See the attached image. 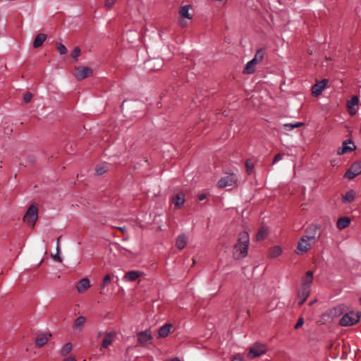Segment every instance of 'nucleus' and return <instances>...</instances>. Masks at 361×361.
<instances>
[{
    "mask_svg": "<svg viewBox=\"0 0 361 361\" xmlns=\"http://www.w3.org/2000/svg\"><path fill=\"white\" fill-rule=\"evenodd\" d=\"M250 243L249 234L247 231H242L238 234V242L234 245L233 257L235 259H240L245 257Z\"/></svg>",
    "mask_w": 361,
    "mask_h": 361,
    "instance_id": "f257e3e1",
    "label": "nucleus"
},
{
    "mask_svg": "<svg viewBox=\"0 0 361 361\" xmlns=\"http://www.w3.org/2000/svg\"><path fill=\"white\" fill-rule=\"evenodd\" d=\"M38 204L37 203L32 204L23 216V221L33 228L38 220Z\"/></svg>",
    "mask_w": 361,
    "mask_h": 361,
    "instance_id": "f03ea898",
    "label": "nucleus"
},
{
    "mask_svg": "<svg viewBox=\"0 0 361 361\" xmlns=\"http://www.w3.org/2000/svg\"><path fill=\"white\" fill-rule=\"evenodd\" d=\"M265 54V49H259L256 54L255 57L247 63L245 65L243 73L244 74H252L255 71V66L259 63V62L262 61V60L264 58Z\"/></svg>",
    "mask_w": 361,
    "mask_h": 361,
    "instance_id": "7ed1b4c3",
    "label": "nucleus"
},
{
    "mask_svg": "<svg viewBox=\"0 0 361 361\" xmlns=\"http://www.w3.org/2000/svg\"><path fill=\"white\" fill-rule=\"evenodd\" d=\"M361 318V312L355 313L350 311L344 314L339 321V324L342 326H353L357 324Z\"/></svg>",
    "mask_w": 361,
    "mask_h": 361,
    "instance_id": "20e7f679",
    "label": "nucleus"
},
{
    "mask_svg": "<svg viewBox=\"0 0 361 361\" xmlns=\"http://www.w3.org/2000/svg\"><path fill=\"white\" fill-rule=\"evenodd\" d=\"M267 351V348L266 345L259 342H256L250 348L247 356L250 359H254L257 357H259L263 354H265Z\"/></svg>",
    "mask_w": 361,
    "mask_h": 361,
    "instance_id": "39448f33",
    "label": "nucleus"
},
{
    "mask_svg": "<svg viewBox=\"0 0 361 361\" xmlns=\"http://www.w3.org/2000/svg\"><path fill=\"white\" fill-rule=\"evenodd\" d=\"M361 173V161L354 162L346 171L345 177L351 180Z\"/></svg>",
    "mask_w": 361,
    "mask_h": 361,
    "instance_id": "423d86ee",
    "label": "nucleus"
},
{
    "mask_svg": "<svg viewBox=\"0 0 361 361\" xmlns=\"http://www.w3.org/2000/svg\"><path fill=\"white\" fill-rule=\"evenodd\" d=\"M237 178L233 173L222 177L218 182L217 186L219 188H224L227 186H232L236 183Z\"/></svg>",
    "mask_w": 361,
    "mask_h": 361,
    "instance_id": "0eeeda50",
    "label": "nucleus"
},
{
    "mask_svg": "<svg viewBox=\"0 0 361 361\" xmlns=\"http://www.w3.org/2000/svg\"><path fill=\"white\" fill-rule=\"evenodd\" d=\"M137 338L139 344L142 346H144L153 338L150 329L138 332L137 334Z\"/></svg>",
    "mask_w": 361,
    "mask_h": 361,
    "instance_id": "6e6552de",
    "label": "nucleus"
},
{
    "mask_svg": "<svg viewBox=\"0 0 361 361\" xmlns=\"http://www.w3.org/2000/svg\"><path fill=\"white\" fill-rule=\"evenodd\" d=\"M51 338V334L49 332H40L37 334L35 339V345L41 348L44 346Z\"/></svg>",
    "mask_w": 361,
    "mask_h": 361,
    "instance_id": "1a4fd4ad",
    "label": "nucleus"
},
{
    "mask_svg": "<svg viewBox=\"0 0 361 361\" xmlns=\"http://www.w3.org/2000/svg\"><path fill=\"white\" fill-rule=\"evenodd\" d=\"M355 149L356 146L353 142L350 140H347L343 142V146L338 149L337 153L339 155H342L348 152H353Z\"/></svg>",
    "mask_w": 361,
    "mask_h": 361,
    "instance_id": "9d476101",
    "label": "nucleus"
},
{
    "mask_svg": "<svg viewBox=\"0 0 361 361\" xmlns=\"http://www.w3.org/2000/svg\"><path fill=\"white\" fill-rule=\"evenodd\" d=\"M77 74L75 75L78 80H83L92 75V68L86 66H80L76 68Z\"/></svg>",
    "mask_w": 361,
    "mask_h": 361,
    "instance_id": "9b49d317",
    "label": "nucleus"
},
{
    "mask_svg": "<svg viewBox=\"0 0 361 361\" xmlns=\"http://www.w3.org/2000/svg\"><path fill=\"white\" fill-rule=\"evenodd\" d=\"M329 83L328 79H322L321 81L317 82L312 87V93L314 96H319L322 94V91L327 86Z\"/></svg>",
    "mask_w": 361,
    "mask_h": 361,
    "instance_id": "f8f14e48",
    "label": "nucleus"
},
{
    "mask_svg": "<svg viewBox=\"0 0 361 361\" xmlns=\"http://www.w3.org/2000/svg\"><path fill=\"white\" fill-rule=\"evenodd\" d=\"M310 248V243H309V240L302 236L298 242L295 252L298 255H302L306 253Z\"/></svg>",
    "mask_w": 361,
    "mask_h": 361,
    "instance_id": "ddd939ff",
    "label": "nucleus"
},
{
    "mask_svg": "<svg viewBox=\"0 0 361 361\" xmlns=\"http://www.w3.org/2000/svg\"><path fill=\"white\" fill-rule=\"evenodd\" d=\"M313 271L311 270L307 271L305 274L302 277V288L310 290L311 285L313 281Z\"/></svg>",
    "mask_w": 361,
    "mask_h": 361,
    "instance_id": "4468645a",
    "label": "nucleus"
},
{
    "mask_svg": "<svg viewBox=\"0 0 361 361\" xmlns=\"http://www.w3.org/2000/svg\"><path fill=\"white\" fill-rule=\"evenodd\" d=\"M359 99L358 97L355 95L351 97L350 99H349L347 102L346 106L348 109V112L351 116H353L356 114L357 109L355 108V106L358 104Z\"/></svg>",
    "mask_w": 361,
    "mask_h": 361,
    "instance_id": "2eb2a0df",
    "label": "nucleus"
},
{
    "mask_svg": "<svg viewBox=\"0 0 361 361\" xmlns=\"http://www.w3.org/2000/svg\"><path fill=\"white\" fill-rule=\"evenodd\" d=\"M163 64V60L159 58L150 59L147 62V66L152 71H156L161 69Z\"/></svg>",
    "mask_w": 361,
    "mask_h": 361,
    "instance_id": "dca6fc26",
    "label": "nucleus"
},
{
    "mask_svg": "<svg viewBox=\"0 0 361 361\" xmlns=\"http://www.w3.org/2000/svg\"><path fill=\"white\" fill-rule=\"evenodd\" d=\"M319 228V227L317 224H311L307 228L305 231L307 235H303V237H305L308 240L314 239Z\"/></svg>",
    "mask_w": 361,
    "mask_h": 361,
    "instance_id": "f3484780",
    "label": "nucleus"
},
{
    "mask_svg": "<svg viewBox=\"0 0 361 361\" xmlns=\"http://www.w3.org/2000/svg\"><path fill=\"white\" fill-rule=\"evenodd\" d=\"M116 334L114 331L106 333L102 343V348H107L113 342Z\"/></svg>",
    "mask_w": 361,
    "mask_h": 361,
    "instance_id": "a211bd4d",
    "label": "nucleus"
},
{
    "mask_svg": "<svg viewBox=\"0 0 361 361\" xmlns=\"http://www.w3.org/2000/svg\"><path fill=\"white\" fill-rule=\"evenodd\" d=\"M90 287V282L87 278L81 279L77 286V290L79 293H85Z\"/></svg>",
    "mask_w": 361,
    "mask_h": 361,
    "instance_id": "6ab92c4d",
    "label": "nucleus"
},
{
    "mask_svg": "<svg viewBox=\"0 0 361 361\" xmlns=\"http://www.w3.org/2000/svg\"><path fill=\"white\" fill-rule=\"evenodd\" d=\"M176 209H180L185 203V195L183 192L176 194L173 198Z\"/></svg>",
    "mask_w": 361,
    "mask_h": 361,
    "instance_id": "aec40b11",
    "label": "nucleus"
},
{
    "mask_svg": "<svg viewBox=\"0 0 361 361\" xmlns=\"http://www.w3.org/2000/svg\"><path fill=\"white\" fill-rule=\"evenodd\" d=\"M311 290H308L306 288H302L298 293V298L300 299L298 302V305L302 306L304 302L306 301L307 298L310 295Z\"/></svg>",
    "mask_w": 361,
    "mask_h": 361,
    "instance_id": "412c9836",
    "label": "nucleus"
},
{
    "mask_svg": "<svg viewBox=\"0 0 361 361\" xmlns=\"http://www.w3.org/2000/svg\"><path fill=\"white\" fill-rule=\"evenodd\" d=\"M172 324H166L158 330V338H166L170 333Z\"/></svg>",
    "mask_w": 361,
    "mask_h": 361,
    "instance_id": "4be33fe9",
    "label": "nucleus"
},
{
    "mask_svg": "<svg viewBox=\"0 0 361 361\" xmlns=\"http://www.w3.org/2000/svg\"><path fill=\"white\" fill-rule=\"evenodd\" d=\"M47 37V36L46 34H44V33L38 34L35 37V39H34V42L32 44L33 47L35 49L40 47L43 44V43L45 42Z\"/></svg>",
    "mask_w": 361,
    "mask_h": 361,
    "instance_id": "5701e85b",
    "label": "nucleus"
},
{
    "mask_svg": "<svg viewBox=\"0 0 361 361\" xmlns=\"http://www.w3.org/2000/svg\"><path fill=\"white\" fill-rule=\"evenodd\" d=\"M350 219L347 216H342L339 218L336 223L337 228L340 230L347 228L350 225Z\"/></svg>",
    "mask_w": 361,
    "mask_h": 361,
    "instance_id": "b1692460",
    "label": "nucleus"
},
{
    "mask_svg": "<svg viewBox=\"0 0 361 361\" xmlns=\"http://www.w3.org/2000/svg\"><path fill=\"white\" fill-rule=\"evenodd\" d=\"M142 274L139 271H130L126 273L124 279L129 281H134Z\"/></svg>",
    "mask_w": 361,
    "mask_h": 361,
    "instance_id": "393cba45",
    "label": "nucleus"
},
{
    "mask_svg": "<svg viewBox=\"0 0 361 361\" xmlns=\"http://www.w3.org/2000/svg\"><path fill=\"white\" fill-rule=\"evenodd\" d=\"M355 198V192L353 190H348L342 197V202H352Z\"/></svg>",
    "mask_w": 361,
    "mask_h": 361,
    "instance_id": "a878e982",
    "label": "nucleus"
},
{
    "mask_svg": "<svg viewBox=\"0 0 361 361\" xmlns=\"http://www.w3.org/2000/svg\"><path fill=\"white\" fill-rule=\"evenodd\" d=\"M186 235L185 234H181L178 236L176 242V245L178 249L183 250L186 245Z\"/></svg>",
    "mask_w": 361,
    "mask_h": 361,
    "instance_id": "bb28decb",
    "label": "nucleus"
},
{
    "mask_svg": "<svg viewBox=\"0 0 361 361\" xmlns=\"http://www.w3.org/2000/svg\"><path fill=\"white\" fill-rule=\"evenodd\" d=\"M268 233L269 231L267 228L264 227H261L256 234V240L257 241L263 240L268 235Z\"/></svg>",
    "mask_w": 361,
    "mask_h": 361,
    "instance_id": "cd10ccee",
    "label": "nucleus"
},
{
    "mask_svg": "<svg viewBox=\"0 0 361 361\" xmlns=\"http://www.w3.org/2000/svg\"><path fill=\"white\" fill-rule=\"evenodd\" d=\"M190 8V5H185L183 6L180 7V11H179V13H180V16L183 18H186L188 19H191L192 16L190 14H189V13H188Z\"/></svg>",
    "mask_w": 361,
    "mask_h": 361,
    "instance_id": "c85d7f7f",
    "label": "nucleus"
},
{
    "mask_svg": "<svg viewBox=\"0 0 361 361\" xmlns=\"http://www.w3.org/2000/svg\"><path fill=\"white\" fill-rule=\"evenodd\" d=\"M282 253V249L280 246H274L269 250V257L271 258H275L281 255Z\"/></svg>",
    "mask_w": 361,
    "mask_h": 361,
    "instance_id": "c756f323",
    "label": "nucleus"
},
{
    "mask_svg": "<svg viewBox=\"0 0 361 361\" xmlns=\"http://www.w3.org/2000/svg\"><path fill=\"white\" fill-rule=\"evenodd\" d=\"M85 321H86V319L85 317L83 316H80L78 317L75 320V322H74V324H73V329H81L82 327L83 326L84 324L85 323Z\"/></svg>",
    "mask_w": 361,
    "mask_h": 361,
    "instance_id": "7c9ffc66",
    "label": "nucleus"
},
{
    "mask_svg": "<svg viewBox=\"0 0 361 361\" xmlns=\"http://www.w3.org/2000/svg\"><path fill=\"white\" fill-rule=\"evenodd\" d=\"M72 348H73V345H72V343H66L63 347L60 350V353H61V356H66L67 355L68 353H71V351L72 350Z\"/></svg>",
    "mask_w": 361,
    "mask_h": 361,
    "instance_id": "2f4dec72",
    "label": "nucleus"
},
{
    "mask_svg": "<svg viewBox=\"0 0 361 361\" xmlns=\"http://www.w3.org/2000/svg\"><path fill=\"white\" fill-rule=\"evenodd\" d=\"M81 54V50L78 47L74 48L71 54V56L73 59L74 61H77L78 57Z\"/></svg>",
    "mask_w": 361,
    "mask_h": 361,
    "instance_id": "473e14b6",
    "label": "nucleus"
},
{
    "mask_svg": "<svg viewBox=\"0 0 361 361\" xmlns=\"http://www.w3.org/2000/svg\"><path fill=\"white\" fill-rule=\"evenodd\" d=\"M304 125H305V123L302 122H298L295 124L286 123L283 125V127L286 130H290L294 128H299V127L303 126Z\"/></svg>",
    "mask_w": 361,
    "mask_h": 361,
    "instance_id": "72a5a7b5",
    "label": "nucleus"
},
{
    "mask_svg": "<svg viewBox=\"0 0 361 361\" xmlns=\"http://www.w3.org/2000/svg\"><path fill=\"white\" fill-rule=\"evenodd\" d=\"M56 46L60 54L63 55L67 53L68 50L62 43L58 42L56 43Z\"/></svg>",
    "mask_w": 361,
    "mask_h": 361,
    "instance_id": "f704fd0d",
    "label": "nucleus"
},
{
    "mask_svg": "<svg viewBox=\"0 0 361 361\" xmlns=\"http://www.w3.org/2000/svg\"><path fill=\"white\" fill-rule=\"evenodd\" d=\"M107 166L103 165L97 166L95 168L96 173L99 176L104 174L107 171Z\"/></svg>",
    "mask_w": 361,
    "mask_h": 361,
    "instance_id": "c9c22d12",
    "label": "nucleus"
},
{
    "mask_svg": "<svg viewBox=\"0 0 361 361\" xmlns=\"http://www.w3.org/2000/svg\"><path fill=\"white\" fill-rule=\"evenodd\" d=\"M245 167H246L247 173L249 175L251 174L254 169V164L250 161V159H247L245 161Z\"/></svg>",
    "mask_w": 361,
    "mask_h": 361,
    "instance_id": "e433bc0d",
    "label": "nucleus"
},
{
    "mask_svg": "<svg viewBox=\"0 0 361 361\" xmlns=\"http://www.w3.org/2000/svg\"><path fill=\"white\" fill-rule=\"evenodd\" d=\"M110 281H111V276H110V274H108L104 277L102 283H101V287L102 288H104L110 283Z\"/></svg>",
    "mask_w": 361,
    "mask_h": 361,
    "instance_id": "4c0bfd02",
    "label": "nucleus"
},
{
    "mask_svg": "<svg viewBox=\"0 0 361 361\" xmlns=\"http://www.w3.org/2000/svg\"><path fill=\"white\" fill-rule=\"evenodd\" d=\"M32 98V94L30 92H27L24 95L23 101L25 103L27 104L31 101Z\"/></svg>",
    "mask_w": 361,
    "mask_h": 361,
    "instance_id": "58836bf2",
    "label": "nucleus"
},
{
    "mask_svg": "<svg viewBox=\"0 0 361 361\" xmlns=\"http://www.w3.org/2000/svg\"><path fill=\"white\" fill-rule=\"evenodd\" d=\"M116 0H105V6L111 8L115 4Z\"/></svg>",
    "mask_w": 361,
    "mask_h": 361,
    "instance_id": "ea45409f",
    "label": "nucleus"
},
{
    "mask_svg": "<svg viewBox=\"0 0 361 361\" xmlns=\"http://www.w3.org/2000/svg\"><path fill=\"white\" fill-rule=\"evenodd\" d=\"M304 324V320H303V318L302 317H300L297 322V323L295 324V326H294V329H299L300 327H301Z\"/></svg>",
    "mask_w": 361,
    "mask_h": 361,
    "instance_id": "a19ab883",
    "label": "nucleus"
},
{
    "mask_svg": "<svg viewBox=\"0 0 361 361\" xmlns=\"http://www.w3.org/2000/svg\"><path fill=\"white\" fill-rule=\"evenodd\" d=\"M283 157V154H281V153H279V154H276L274 157V160H273V162L272 164H275L276 162L279 161V160H281Z\"/></svg>",
    "mask_w": 361,
    "mask_h": 361,
    "instance_id": "79ce46f5",
    "label": "nucleus"
},
{
    "mask_svg": "<svg viewBox=\"0 0 361 361\" xmlns=\"http://www.w3.org/2000/svg\"><path fill=\"white\" fill-rule=\"evenodd\" d=\"M51 257L55 261L58 262H62V258L60 257L59 253H58L57 252L56 255H52Z\"/></svg>",
    "mask_w": 361,
    "mask_h": 361,
    "instance_id": "37998d69",
    "label": "nucleus"
},
{
    "mask_svg": "<svg viewBox=\"0 0 361 361\" xmlns=\"http://www.w3.org/2000/svg\"><path fill=\"white\" fill-rule=\"evenodd\" d=\"M232 361H243V357L240 355L238 354L233 357Z\"/></svg>",
    "mask_w": 361,
    "mask_h": 361,
    "instance_id": "c03bdc74",
    "label": "nucleus"
},
{
    "mask_svg": "<svg viewBox=\"0 0 361 361\" xmlns=\"http://www.w3.org/2000/svg\"><path fill=\"white\" fill-rule=\"evenodd\" d=\"M61 238V236H59L57 238V241H56V251L58 253H59L60 252V245H59V243H60V239Z\"/></svg>",
    "mask_w": 361,
    "mask_h": 361,
    "instance_id": "a18cd8bd",
    "label": "nucleus"
},
{
    "mask_svg": "<svg viewBox=\"0 0 361 361\" xmlns=\"http://www.w3.org/2000/svg\"><path fill=\"white\" fill-rule=\"evenodd\" d=\"M63 361H75V358L73 355H70L68 357L65 358Z\"/></svg>",
    "mask_w": 361,
    "mask_h": 361,
    "instance_id": "49530a36",
    "label": "nucleus"
},
{
    "mask_svg": "<svg viewBox=\"0 0 361 361\" xmlns=\"http://www.w3.org/2000/svg\"><path fill=\"white\" fill-rule=\"evenodd\" d=\"M206 198V195L202 193V194H200L199 196H198V200L200 201H202L204 200V199Z\"/></svg>",
    "mask_w": 361,
    "mask_h": 361,
    "instance_id": "de8ad7c7",
    "label": "nucleus"
},
{
    "mask_svg": "<svg viewBox=\"0 0 361 361\" xmlns=\"http://www.w3.org/2000/svg\"><path fill=\"white\" fill-rule=\"evenodd\" d=\"M118 230L121 231V232L124 233L126 231V228L124 227H116Z\"/></svg>",
    "mask_w": 361,
    "mask_h": 361,
    "instance_id": "09e8293b",
    "label": "nucleus"
},
{
    "mask_svg": "<svg viewBox=\"0 0 361 361\" xmlns=\"http://www.w3.org/2000/svg\"><path fill=\"white\" fill-rule=\"evenodd\" d=\"M316 302V300L310 302V305H312Z\"/></svg>",
    "mask_w": 361,
    "mask_h": 361,
    "instance_id": "8fccbe9b",
    "label": "nucleus"
},
{
    "mask_svg": "<svg viewBox=\"0 0 361 361\" xmlns=\"http://www.w3.org/2000/svg\"><path fill=\"white\" fill-rule=\"evenodd\" d=\"M102 334V332H99V336H100Z\"/></svg>",
    "mask_w": 361,
    "mask_h": 361,
    "instance_id": "3c124183",
    "label": "nucleus"
},
{
    "mask_svg": "<svg viewBox=\"0 0 361 361\" xmlns=\"http://www.w3.org/2000/svg\"><path fill=\"white\" fill-rule=\"evenodd\" d=\"M360 305H361V298H360Z\"/></svg>",
    "mask_w": 361,
    "mask_h": 361,
    "instance_id": "603ef678",
    "label": "nucleus"
}]
</instances>
